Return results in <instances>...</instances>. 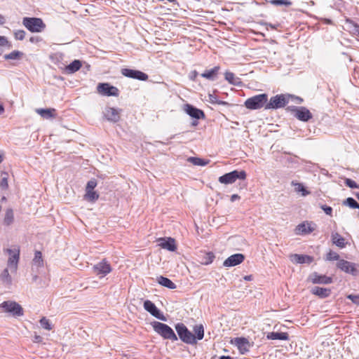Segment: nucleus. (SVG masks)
Wrapping results in <instances>:
<instances>
[{
  "mask_svg": "<svg viewBox=\"0 0 359 359\" xmlns=\"http://www.w3.org/2000/svg\"><path fill=\"white\" fill-rule=\"evenodd\" d=\"M154 330L165 339H170L172 341L177 340V337L173 330L168 325L155 321L152 323Z\"/></svg>",
  "mask_w": 359,
  "mask_h": 359,
  "instance_id": "f257e3e1",
  "label": "nucleus"
},
{
  "mask_svg": "<svg viewBox=\"0 0 359 359\" xmlns=\"http://www.w3.org/2000/svg\"><path fill=\"white\" fill-rule=\"evenodd\" d=\"M175 328L180 339L188 344H196V340L195 335L192 334L183 323H177Z\"/></svg>",
  "mask_w": 359,
  "mask_h": 359,
  "instance_id": "f03ea898",
  "label": "nucleus"
},
{
  "mask_svg": "<svg viewBox=\"0 0 359 359\" xmlns=\"http://www.w3.org/2000/svg\"><path fill=\"white\" fill-rule=\"evenodd\" d=\"M268 95L265 93L257 95L247 99L245 102V106L249 109H258L267 104Z\"/></svg>",
  "mask_w": 359,
  "mask_h": 359,
  "instance_id": "7ed1b4c3",
  "label": "nucleus"
},
{
  "mask_svg": "<svg viewBox=\"0 0 359 359\" xmlns=\"http://www.w3.org/2000/svg\"><path fill=\"white\" fill-rule=\"evenodd\" d=\"M246 176L247 175L245 171L235 170L220 176L218 179V181L221 184H229L235 182L236 180H245Z\"/></svg>",
  "mask_w": 359,
  "mask_h": 359,
  "instance_id": "20e7f679",
  "label": "nucleus"
},
{
  "mask_svg": "<svg viewBox=\"0 0 359 359\" xmlns=\"http://www.w3.org/2000/svg\"><path fill=\"white\" fill-rule=\"evenodd\" d=\"M0 309L4 312L8 313L13 316L18 317L23 316L22 306L14 301H5L0 304Z\"/></svg>",
  "mask_w": 359,
  "mask_h": 359,
  "instance_id": "39448f33",
  "label": "nucleus"
},
{
  "mask_svg": "<svg viewBox=\"0 0 359 359\" xmlns=\"http://www.w3.org/2000/svg\"><path fill=\"white\" fill-rule=\"evenodd\" d=\"M22 24L32 32H40L46 27L43 20L37 18H24Z\"/></svg>",
  "mask_w": 359,
  "mask_h": 359,
  "instance_id": "423d86ee",
  "label": "nucleus"
},
{
  "mask_svg": "<svg viewBox=\"0 0 359 359\" xmlns=\"http://www.w3.org/2000/svg\"><path fill=\"white\" fill-rule=\"evenodd\" d=\"M6 251L9 255L7 262L8 267L12 272H16L20 259V248L17 246L13 249H6Z\"/></svg>",
  "mask_w": 359,
  "mask_h": 359,
  "instance_id": "0eeeda50",
  "label": "nucleus"
},
{
  "mask_svg": "<svg viewBox=\"0 0 359 359\" xmlns=\"http://www.w3.org/2000/svg\"><path fill=\"white\" fill-rule=\"evenodd\" d=\"M289 102V96L280 94L271 97L269 102L265 105L266 109H278L284 107Z\"/></svg>",
  "mask_w": 359,
  "mask_h": 359,
  "instance_id": "6e6552de",
  "label": "nucleus"
},
{
  "mask_svg": "<svg viewBox=\"0 0 359 359\" xmlns=\"http://www.w3.org/2000/svg\"><path fill=\"white\" fill-rule=\"evenodd\" d=\"M97 92L106 96H118V90L116 87L109 85L107 83H99L97 86Z\"/></svg>",
  "mask_w": 359,
  "mask_h": 359,
  "instance_id": "1a4fd4ad",
  "label": "nucleus"
},
{
  "mask_svg": "<svg viewBox=\"0 0 359 359\" xmlns=\"http://www.w3.org/2000/svg\"><path fill=\"white\" fill-rule=\"evenodd\" d=\"M93 269V272L100 277H104L111 271L110 264L105 260H102V262L95 264Z\"/></svg>",
  "mask_w": 359,
  "mask_h": 359,
  "instance_id": "9d476101",
  "label": "nucleus"
},
{
  "mask_svg": "<svg viewBox=\"0 0 359 359\" xmlns=\"http://www.w3.org/2000/svg\"><path fill=\"white\" fill-rule=\"evenodd\" d=\"M121 73L126 77L137 79L140 81H147L148 79V75L139 70L124 68L122 69Z\"/></svg>",
  "mask_w": 359,
  "mask_h": 359,
  "instance_id": "9b49d317",
  "label": "nucleus"
},
{
  "mask_svg": "<svg viewBox=\"0 0 359 359\" xmlns=\"http://www.w3.org/2000/svg\"><path fill=\"white\" fill-rule=\"evenodd\" d=\"M231 344H234L239 350L241 354L249 351L250 344L248 339L245 337H236L231 340Z\"/></svg>",
  "mask_w": 359,
  "mask_h": 359,
  "instance_id": "f8f14e48",
  "label": "nucleus"
},
{
  "mask_svg": "<svg viewBox=\"0 0 359 359\" xmlns=\"http://www.w3.org/2000/svg\"><path fill=\"white\" fill-rule=\"evenodd\" d=\"M337 266L347 273H351L353 276L357 274V269L355 268V264L344 259H340L338 261L337 264Z\"/></svg>",
  "mask_w": 359,
  "mask_h": 359,
  "instance_id": "ddd939ff",
  "label": "nucleus"
},
{
  "mask_svg": "<svg viewBox=\"0 0 359 359\" xmlns=\"http://www.w3.org/2000/svg\"><path fill=\"white\" fill-rule=\"evenodd\" d=\"M184 109L188 115L194 118L201 119L205 117V114L202 110L194 107L191 104H184Z\"/></svg>",
  "mask_w": 359,
  "mask_h": 359,
  "instance_id": "4468645a",
  "label": "nucleus"
},
{
  "mask_svg": "<svg viewBox=\"0 0 359 359\" xmlns=\"http://www.w3.org/2000/svg\"><path fill=\"white\" fill-rule=\"evenodd\" d=\"M245 259L243 254L237 253L229 257L223 263L226 267H231L242 263Z\"/></svg>",
  "mask_w": 359,
  "mask_h": 359,
  "instance_id": "2eb2a0df",
  "label": "nucleus"
},
{
  "mask_svg": "<svg viewBox=\"0 0 359 359\" xmlns=\"http://www.w3.org/2000/svg\"><path fill=\"white\" fill-rule=\"evenodd\" d=\"M144 309L149 312L153 316L156 317L162 320H165V318L163 316L161 315L160 311L157 309L156 305L149 300H146L144 302Z\"/></svg>",
  "mask_w": 359,
  "mask_h": 359,
  "instance_id": "dca6fc26",
  "label": "nucleus"
},
{
  "mask_svg": "<svg viewBox=\"0 0 359 359\" xmlns=\"http://www.w3.org/2000/svg\"><path fill=\"white\" fill-rule=\"evenodd\" d=\"M309 278L314 284H330L332 282L331 277L325 275H319L316 272L311 273Z\"/></svg>",
  "mask_w": 359,
  "mask_h": 359,
  "instance_id": "f3484780",
  "label": "nucleus"
},
{
  "mask_svg": "<svg viewBox=\"0 0 359 359\" xmlns=\"http://www.w3.org/2000/svg\"><path fill=\"white\" fill-rule=\"evenodd\" d=\"M294 116L302 121H307L312 118V114L309 109L304 107L295 108Z\"/></svg>",
  "mask_w": 359,
  "mask_h": 359,
  "instance_id": "a211bd4d",
  "label": "nucleus"
},
{
  "mask_svg": "<svg viewBox=\"0 0 359 359\" xmlns=\"http://www.w3.org/2000/svg\"><path fill=\"white\" fill-rule=\"evenodd\" d=\"M290 261L295 264H311L313 257L309 255L292 254L290 256Z\"/></svg>",
  "mask_w": 359,
  "mask_h": 359,
  "instance_id": "6ab92c4d",
  "label": "nucleus"
},
{
  "mask_svg": "<svg viewBox=\"0 0 359 359\" xmlns=\"http://www.w3.org/2000/svg\"><path fill=\"white\" fill-rule=\"evenodd\" d=\"M104 114L108 121L114 123L118 121L120 118L118 110L113 107H107Z\"/></svg>",
  "mask_w": 359,
  "mask_h": 359,
  "instance_id": "aec40b11",
  "label": "nucleus"
},
{
  "mask_svg": "<svg viewBox=\"0 0 359 359\" xmlns=\"http://www.w3.org/2000/svg\"><path fill=\"white\" fill-rule=\"evenodd\" d=\"M159 246L163 249H166L169 251L174 252L176 250V245L175 239L172 238H168L167 239L161 238L159 240Z\"/></svg>",
  "mask_w": 359,
  "mask_h": 359,
  "instance_id": "412c9836",
  "label": "nucleus"
},
{
  "mask_svg": "<svg viewBox=\"0 0 359 359\" xmlns=\"http://www.w3.org/2000/svg\"><path fill=\"white\" fill-rule=\"evenodd\" d=\"M311 292L313 294L318 296L320 298L327 297L331 293V290L330 289L320 287L318 286L312 287Z\"/></svg>",
  "mask_w": 359,
  "mask_h": 359,
  "instance_id": "4be33fe9",
  "label": "nucleus"
},
{
  "mask_svg": "<svg viewBox=\"0 0 359 359\" xmlns=\"http://www.w3.org/2000/svg\"><path fill=\"white\" fill-rule=\"evenodd\" d=\"M219 69V66H215L211 69L205 71L201 76L208 80L214 81L217 78Z\"/></svg>",
  "mask_w": 359,
  "mask_h": 359,
  "instance_id": "5701e85b",
  "label": "nucleus"
},
{
  "mask_svg": "<svg viewBox=\"0 0 359 359\" xmlns=\"http://www.w3.org/2000/svg\"><path fill=\"white\" fill-rule=\"evenodd\" d=\"M36 112L46 119L55 118L56 116L55 109H36Z\"/></svg>",
  "mask_w": 359,
  "mask_h": 359,
  "instance_id": "b1692460",
  "label": "nucleus"
},
{
  "mask_svg": "<svg viewBox=\"0 0 359 359\" xmlns=\"http://www.w3.org/2000/svg\"><path fill=\"white\" fill-rule=\"evenodd\" d=\"M314 229L311 226V224L309 223H302L297 226L296 227V233L297 234H306L311 233Z\"/></svg>",
  "mask_w": 359,
  "mask_h": 359,
  "instance_id": "393cba45",
  "label": "nucleus"
},
{
  "mask_svg": "<svg viewBox=\"0 0 359 359\" xmlns=\"http://www.w3.org/2000/svg\"><path fill=\"white\" fill-rule=\"evenodd\" d=\"M266 338L268 339L271 340H287L288 339V334L287 332H269L266 335Z\"/></svg>",
  "mask_w": 359,
  "mask_h": 359,
  "instance_id": "a878e982",
  "label": "nucleus"
},
{
  "mask_svg": "<svg viewBox=\"0 0 359 359\" xmlns=\"http://www.w3.org/2000/svg\"><path fill=\"white\" fill-rule=\"evenodd\" d=\"M158 283L165 287H168L169 289H175L176 288V285L171 280H170L169 278H166V277H163L162 276L158 277Z\"/></svg>",
  "mask_w": 359,
  "mask_h": 359,
  "instance_id": "bb28decb",
  "label": "nucleus"
},
{
  "mask_svg": "<svg viewBox=\"0 0 359 359\" xmlns=\"http://www.w3.org/2000/svg\"><path fill=\"white\" fill-rule=\"evenodd\" d=\"M332 243L340 248L345 247V239L338 233H332Z\"/></svg>",
  "mask_w": 359,
  "mask_h": 359,
  "instance_id": "cd10ccee",
  "label": "nucleus"
},
{
  "mask_svg": "<svg viewBox=\"0 0 359 359\" xmlns=\"http://www.w3.org/2000/svg\"><path fill=\"white\" fill-rule=\"evenodd\" d=\"M81 67V62L79 60H75L67 66L66 70L68 73L72 74L78 71Z\"/></svg>",
  "mask_w": 359,
  "mask_h": 359,
  "instance_id": "c85d7f7f",
  "label": "nucleus"
},
{
  "mask_svg": "<svg viewBox=\"0 0 359 359\" xmlns=\"http://www.w3.org/2000/svg\"><path fill=\"white\" fill-rule=\"evenodd\" d=\"M291 184L294 187L295 191L297 193L301 192L303 196H306L310 194L302 183L292 181Z\"/></svg>",
  "mask_w": 359,
  "mask_h": 359,
  "instance_id": "c756f323",
  "label": "nucleus"
},
{
  "mask_svg": "<svg viewBox=\"0 0 359 359\" xmlns=\"http://www.w3.org/2000/svg\"><path fill=\"white\" fill-rule=\"evenodd\" d=\"M0 279L4 284L11 285L12 278L9 274L8 269H5L0 274Z\"/></svg>",
  "mask_w": 359,
  "mask_h": 359,
  "instance_id": "7c9ffc66",
  "label": "nucleus"
},
{
  "mask_svg": "<svg viewBox=\"0 0 359 359\" xmlns=\"http://www.w3.org/2000/svg\"><path fill=\"white\" fill-rule=\"evenodd\" d=\"M196 340H201L204 337V327L203 325H196L194 327Z\"/></svg>",
  "mask_w": 359,
  "mask_h": 359,
  "instance_id": "2f4dec72",
  "label": "nucleus"
},
{
  "mask_svg": "<svg viewBox=\"0 0 359 359\" xmlns=\"http://www.w3.org/2000/svg\"><path fill=\"white\" fill-rule=\"evenodd\" d=\"M99 198V194L93 190H86L84 198L89 202H95Z\"/></svg>",
  "mask_w": 359,
  "mask_h": 359,
  "instance_id": "473e14b6",
  "label": "nucleus"
},
{
  "mask_svg": "<svg viewBox=\"0 0 359 359\" xmlns=\"http://www.w3.org/2000/svg\"><path fill=\"white\" fill-rule=\"evenodd\" d=\"M23 55V53L19 50H13V52L4 55L5 60H20Z\"/></svg>",
  "mask_w": 359,
  "mask_h": 359,
  "instance_id": "72a5a7b5",
  "label": "nucleus"
},
{
  "mask_svg": "<svg viewBox=\"0 0 359 359\" xmlns=\"http://www.w3.org/2000/svg\"><path fill=\"white\" fill-rule=\"evenodd\" d=\"M225 79L228 81V82L233 85H238L240 81L238 78L235 76V74L230 72H226L225 73Z\"/></svg>",
  "mask_w": 359,
  "mask_h": 359,
  "instance_id": "f704fd0d",
  "label": "nucleus"
},
{
  "mask_svg": "<svg viewBox=\"0 0 359 359\" xmlns=\"http://www.w3.org/2000/svg\"><path fill=\"white\" fill-rule=\"evenodd\" d=\"M14 215L12 209H8L5 214L4 222L6 225L9 226L13 222Z\"/></svg>",
  "mask_w": 359,
  "mask_h": 359,
  "instance_id": "c9c22d12",
  "label": "nucleus"
},
{
  "mask_svg": "<svg viewBox=\"0 0 359 359\" xmlns=\"http://www.w3.org/2000/svg\"><path fill=\"white\" fill-rule=\"evenodd\" d=\"M343 205L348 206L351 208H357L359 210V203L351 197L347 198L345 201H344Z\"/></svg>",
  "mask_w": 359,
  "mask_h": 359,
  "instance_id": "e433bc0d",
  "label": "nucleus"
},
{
  "mask_svg": "<svg viewBox=\"0 0 359 359\" xmlns=\"http://www.w3.org/2000/svg\"><path fill=\"white\" fill-rule=\"evenodd\" d=\"M188 161L192 163L194 165L201 166L207 165L209 162V161H205L204 159L198 157H190L189 158Z\"/></svg>",
  "mask_w": 359,
  "mask_h": 359,
  "instance_id": "4c0bfd02",
  "label": "nucleus"
},
{
  "mask_svg": "<svg viewBox=\"0 0 359 359\" xmlns=\"http://www.w3.org/2000/svg\"><path fill=\"white\" fill-rule=\"evenodd\" d=\"M208 98H209L208 101L212 104H217L224 105V106L229 105V103L225 101L218 100L217 96H215L212 94H209Z\"/></svg>",
  "mask_w": 359,
  "mask_h": 359,
  "instance_id": "58836bf2",
  "label": "nucleus"
},
{
  "mask_svg": "<svg viewBox=\"0 0 359 359\" xmlns=\"http://www.w3.org/2000/svg\"><path fill=\"white\" fill-rule=\"evenodd\" d=\"M215 259V255L212 252H208L205 254V255L203 257V259L202 261V264H209L212 262L213 259Z\"/></svg>",
  "mask_w": 359,
  "mask_h": 359,
  "instance_id": "ea45409f",
  "label": "nucleus"
},
{
  "mask_svg": "<svg viewBox=\"0 0 359 359\" xmlns=\"http://www.w3.org/2000/svg\"><path fill=\"white\" fill-rule=\"evenodd\" d=\"M40 324L41 325V327L47 330H50L52 329V325L49 321V320H48L45 317H43L41 320H40Z\"/></svg>",
  "mask_w": 359,
  "mask_h": 359,
  "instance_id": "a19ab883",
  "label": "nucleus"
},
{
  "mask_svg": "<svg viewBox=\"0 0 359 359\" xmlns=\"http://www.w3.org/2000/svg\"><path fill=\"white\" fill-rule=\"evenodd\" d=\"M270 3L275 6H289L292 3L287 0H271Z\"/></svg>",
  "mask_w": 359,
  "mask_h": 359,
  "instance_id": "79ce46f5",
  "label": "nucleus"
},
{
  "mask_svg": "<svg viewBox=\"0 0 359 359\" xmlns=\"http://www.w3.org/2000/svg\"><path fill=\"white\" fill-rule=\"evenodd\" d=\"M2 175H4L5 176L2 177L1 180L0 182V187L4 189H6L8 187V177H7V173L4 172Z\"/></svg>",
  "mask_w": 359,
  "mask_h": 359,
  "instance_id": "37998d69",
  "label": "nucleus"
},
{
  "mask_svg": "<svg viewBox=\"0 0 359 359\" xmlns=\"http://www.w3.org/2000/svg\"><path fill=\"white\" fill-rule=\"evenodd\" d=\"M327 259L329 260V261H332V260H340L339 259V255L335 252H333L332 250H330L327 254Z\"/></svg>",
  "mask_w": 359,
  "mask_h": 359,
  "instance_id": "c03bdc74",
  "label": "nucleus"
},
{
  "mask_svg": "<svg viewBox=\"0 0 359 359\" xmlns=\"http://www.w3.org/2000/svg\"><path fill=\"white\" fill-rule=\"evenodd\" d=\"M14 36L17 40H23L25 36V32L24 30H17L14 32Z\"/></svg>",
  "mask_w": 359,
  "mask_h": 359,
  "instance_id": "a18cd8bd",
  "label": "nucleus"
},
{
  "mask_svg": "<svg viewBox=\"0 0 359 359\" xmlns=\"http://www.w3.org/2000/svg\"><path fill=\"white\" fill-rule=\"evenodd\" d=\"M33 262L35 263H37L38 265H41L43 262L42 260V255L41 252L39 251H36L34 255V258L33 259Z\"/></svg>",
  "mask_w": 359,
  "mask_h": 359,
  "instance_id": "49530a36",
  "label": "nucleus"
},
{
  "mask_svg": "<svg viewBox=\"0 0 359 359\" xmlns=\"http://www.w3.org/2000/svg\"><path fill=\"white\" fill-rule=\"evenodd\" d=\"M345 184L347 187L351 189H358L359 187L357 183L355 181L352 180L351 179H346Z\"/></svg>",
  "mask_w": 359,
  "mask_h": 359,
  "instance_id": "de8ad7c7",
  "label": "nucleus"
},
{
  "mask_svg": "<svg viewBox=\"0 0 359 359\" xmlns=\"http://www.w3.org/2000/svg\"><path fill=\"white\" fill-rule=\"evenodd\" d=\"M97 186V182L93 179L88 182L86 187V190H93Z\"/></svg>",
  "mask_w": 359,
  "mask_h": 359,
  "instance_id": "09e8293b",
  "label": "nucleus"
},
{
  "mask_svg": "<svg viewBox=\"0 0 359 359\" xmlns=\"http://www.w3.org/2000/svg\"><path fill=\"white\" fill-rule=\"evenodd\" d=\"M320 208L325 212V213L329 216H332V208L330 206L326 205H320Z\"/></svg>",
  "mask_w": 359,
  "mask_h": 359,
  "instance_id": "8fccbe9b",
  "label": "nucleus"
},
{
  "mask_svg": "<svg viewBox=\"0 0 359 359\" xmlns=\"http://www.w3.org/2000/svg\"><path fill=\"white\" fill-rule=\"evenodd\" d=\"M347 298L351 300L353 303L359 305V295L348 294Z\"/></svg>",
  "mask_w": 359,
  "mask_h": 359,
  "instance_id": "3c124183",
  "label": "nucleus"
},
{
  "mask_svg": "<svg viewBox=\"0 0 359 359\" xmlns=\"http://www.w3.org/2000/svg\"><path fill=\"white\" fill-rule=\"evenodd\" d=\"M11 46L7 38L4 36H0V46Z\"/></svg>",
  "mask_w": 359,
  "mask_h": 359,
  "instance_id": "603ef678",
  "label": "nucleus"
},
{
  "mask_svg": "<svg viewBox=\"0 0 359 359\" xmlns=\"http://www.w3.org/2000/svg\"><path fill=\"white\" fill-rule=\"evenodd\" d=\"M350 23L352 25L353 32L354 34H356L359 36V25L352 21H350Z\"/></svg>",
  "mask_w": 359,
  "mask_h": 359,
  "instance_id": "864d4df0",
  "label": "nucleus"
},
{
  "mask_svg": "<svg viewBox=\"0 0 359 359\" xmlns=\"http://www.w3.org/2000/svg\"><path fill=\"white\" fill-rule=\"evenodd\" d=\"M198 74V72L196 70H194L191 72V73L189 74V79L191 81H195L197 78Z\"/></svg>",
  "mask_w": 359,
  "mask_h": 359,
  "instance_id": "5fc2aeb1",
  "label": "nucleus"
},
{
  "mask_svg": "<svg viewBox=\"0 0 359 359\" xmlns=\"http://www.w3.org/2000/svg\"><path fill=\"white\" fill-rule=\"evenodd\" d=\"M239 198H240V196H239L238 194H233V195L231 196V202H233V201H235L236 200L239 199Z\"/></svg>",
  "mask_w": 359,
  "mask_h": 359,
  "instance_id": "6e6d98bb",
  "label": "nucleus"
},
{
  "mask_svg": "<svg viewBox=\"0 0 359 359\" xmlns=\"http://www.w3.org/2000/svg\"><path fill=\"white\" fill-rule=\"evenodd\" d=\"M41 339L42 337L41 336L35 335L34 341L38 343L41 341Z\"/></svg>",
  "mask_w": 359,
  "mask_h": 359,
  "instance_id": "4d7b16f0",
  "label": "nucleus"
},
{
  "mask_svg": "<svg viewBox=\"0 0 359 359\" xmlns=\"http://www.w3.org/2000/svg\"><path fill=\"white\" fill-rule=\"evenodd\" d=\"M4 160V152L0 151V163L3 161Z\"/></svg>",
  "mask_w": 359,
  "mask_h": 359,
  "instance_id": "13d9d810",
  "label": "nucleus"
},
{
  "mask_svg": "<svg viewBox=\"0 0 359 359\" xmlns=\"http://www.w3.org/2000/svg\"><path fill=\"white\" fill-rule=\"evenodd\" d=\"M252 278V276H246L244 277V279L246 280H250Z\"/></svg>",
  "mask_w": 359,
  "mask_h": 359,
  "instance_id": "bf43d9fd",
  "label": "nucleus"
},
{
  "mask_svg": "<svg viewBox=\"0 0 359 359\" xmlns=\"http://www.w3.org/2000/svg\"><path fill=\"white\" fill-rule=\"evenodd\" d=\"M4 111V106L0 104V114Z\"/></svg>",
  "mask_w": 359,
  "mask_h": 359,
  "instance_id": "052dcab7",
  "label": "nucleus"
},
{
  "mask_svg": "<svg viewBox=\"0 0 359 359\" xmlns=\"http://www.w3.org/2000/svg\"><path fill=\"white\" fill-rule=\"evenodd\" d=\"M219 359H232L230 356H222Z\"/></svg>",
  "mask_w": 359,
  "mask_h": 359,
  "instance_id": "680f3d73",
  "label": "nucleus"
},
{
  "mask_svg": "<svg viewBox=\"0 0 359 359\" xmlns=\"http://www.w3.org/2000/svg\"><path fill=\"white\" fill-rule=\"evenodd\" d=\"M4 18L0 16V25H2L4 24Z\"/></svg>",
  "mask_w": 359,
  "mask_h": 359,
  "instance_id": "e2e57ef3",
  "label": "nucleus"
},
{
  "mask_svg": "<svg viewBox=\"0 0 359 359\" xmlns=\"http://www.w3.org/2000/svg\"><path fill=\"white\" fill-rule=\"evenodd\" d=\"M269 25L271 27V29H275V28H276V27H275V26H273V25H271V24H270V25Z\"/></svg>",
  "mask_w": 359,
  "mask_h": 359,
  "instance_id": "0e129e2a",
  "label": "nucleus"
},
{
  "mask_svg": "<svg viewBox=\"0 0 359 359\" xmlns=\"http://www.w3.org/2000/svg\"><path fill=\"white\" fill-rule=\"evenodd\" d=\"M192 125L193 126H196L197 125V122H193Z\"/></svg>",
  "mask_w": 359,
  "mask_h": 359,
  "instance_id": "69168bd1",
  "label": "nucleus"
},
{
  "mask_svg": "<svg viewBox=\"0 0 359 359\" xmlns=\"http://www.w3.org/2000/svg\"><path fill=\"white\" fill-rule=\"evenodd\" d=\"M30 41L34 42V38H33V37H32V38L30 39Z\"/></svg>",
  "mask_w": 359,
  "mask_h": 359,
  "instance_id": "338daca9",
  "label": "nucleus"
},
{
  "mask_svg": "<svg viewBox=\"0 0 359 359\" xmlns=\"http://www.w3.org/2000/svg\"><path fill=\"white\" fill-rule=\"evenodd\" d=\"M5 200H6V197H5V196H4V197L2 198V201H5Z\"/></svg>",
  "mask_w": 359,
  "mask_h": 359,
  "instance_id": "774afa93",
  "label": "nucleus"
}]
</instances>
